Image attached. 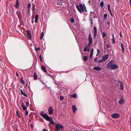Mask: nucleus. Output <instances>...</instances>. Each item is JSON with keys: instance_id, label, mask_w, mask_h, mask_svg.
Instances as JSON below:
<instances>
[{"instance_id": "nucleus-31", "label": "nucleus", "mask_w": 131, "mask_h": 131, "mask_svg": "<svg viewBox=\"0 0 131 131\" xmlns=\"http://www.w3.org/2000/svg\"><path fill=\"white\" fill-rule=\"evenodd\" d=\"M107 14L106 13L104 14V19H106V18L107 17Z\"/></svg>"}, {"instance_id": "nucleus-13", "label": "nucleus", "mask_w": 131, "mask_h": 131, "mask_svg": "<svg viewBox=\"0 0 131 131\" xmlns=\"http://www.w3.org/2000/svg\"><path fill=\"white\" fill-rule=\"evenodd\" d=\"M20 5V3H19V1L18 0H16V3L14 6L18 8L19 7Z\"/></svg>"}, {"instance_id": "nucleus-32", "label": "nucleus", "mask_w": 131, "mask_h": 131, "mask_svg": "<svg viewBox=\"0 0 131 131\" xmlns=\"http://www.w3.org/2000/svg\"><path fill=\"white\" fill-rule=\"evenodd\" d=\"M93 52L91 51L90 54V58H91L93 56Z\"/></svg>"}, {"instance_id": "nucleus-21", "label": "nucleus", "mask_w": 131, "mask_h": 131, "mask_svg": "<svg viewBox=\"0 0 131 131\" xmlns=\"http://www.w3.org/2000/svg\"><path fill=\"white\" fill-rule=\"evenodd\" d=\"M84 50L85 51H90V49L89 47H88V46H86L84 48Z\"/></svg>"}, {"instance_id": "nucleus-24", "label": "nucleus", "mask_w": 131, "mask_h": 131, "mask_svg": "<svg viewBox=\"0 0 131 131\" xmlns=\"http://www.w3.org/2000/svg\"><path fill=\"white\" fill-rule=\"evenodd\" d=\"M88 56H84L83 57V59L84 61H86L88 60Z\"/></svg>"}, {"instance_id": "nucleus-11", "label": "nucleus", "mask_w": 131, "mask_h": 131, "mask_svg": "<svg viewBox=\"0 0 131 131\" xmlns=\"http://www.w3.org/2000/svg\"><path fill=\"white\" fill-rule=\"evenodd\" d=\"M93 69L96 70L100 71L102 69V68L100 67H93Z\"/></svg>"}, {"instance_id": "nucleus-53", "label": "nucleus", "mask_w": 131, "mask_h": 131, "mask_svg": "<svg viewBox=\"0 0 131 131\" xmlns=\"http://www.w3.org/2000/svg\"><path fill=\"white\" fill-rule=\"evenodd\" d=\"M91 51L93 52V48H92V49Z\"/></svg>"}, {"instance_id": "nucleus-29", "label": "nucleus", "mask_w": 131, "mask_h": 131, "mask_svg": "<svg viewBox=\"0 0 131 131\" xmlns=\"http://www.w3.org/2000/svg\"><path fill=\"white\" fill-rule=\"evenodd\" d=\"M102 35V37L103 38L106 35V33L104 32H103Z\"/></svg>"}, {"instance_id": "nucleus-20", "label": "nucleus", "mask_w": 131, "mask_h": 131, "mask_svg": "<svg viewBox=\"0 0 131 131\" xmlns=\"http://www.w3.org/2000/svg\"><path fill=\"white\" fill-rule=\"evenodd\" d=\"M21 106L24 110H27V107L24 105V103L23 102L21 103Z\"/></svg>"}, {"instance_id": "nucleus-33", "label": "nucleus", "mask_w": 131, "mask_h": 131, "mask_svg": "<svg viewBox=\"0 0 131 131\" xmlns=\"http://www.w3.org/2000/svg\"><path fill=\"white\" fill-rule=\"evenodd\" d=\"M25 103L27 106H29V102L28 101L27 102H26Z\"/></svg>"}, {"instance_id": "nucleus-49", "label": "nucleus", "mask_w": 131, "mask_h": 131, "mask_svg": "<svg viewBox=\"0 0 131 131\" xmlns=\"http://www.w3.org/2000/svg\"><path fill=\"white\" fill-rule=\"evenodd\" d=\"M110 12V14L111 15V16H113V15H112V12Z\"/></svg>"}, {"instance_id": "nucleus-19", "label": "nucleus", "mask_w": 131, "mask_h": 131, "mask_svg": "<svg viewBox=\"0 0 131 131\" xmlns=\"http://www.w3.org/2000/svg\"><path fill=\"white\" fill-rule=\"evenodd\" d=\"M112 42L113 44H115V39L114 35V34L112 35Z\"/></svg>"}, {"instance_id": "nucleus-39", "label": "nucleus", "mask_w": 131, "mask_h": 131, "mask_svg": "<svg viewBox=\"0 0 131 131\" xmlns=\"http://www.w3.org/2000/svg\"><path fill=\"white\" fill-rule=\"evenodd\" d=\"M26 110V112L25 114L26 115H27L28 114V111H27V110Z\"/></svg>"}, {"instance_id": "nucleus-50", "label": "nucleus", "mask_w": 131, "mask_h": 131, "mask_svg": "<svg viewBox=\"0 0 131 131\" xmlns=\"http://www.w3.org/2000/svg\"><path fill=\"white\" fill-rule=\"evenodd\" d=\"M31 127H32V128H33V125L32 124H31Z\"/></svg>"}, {"instance_id": "nucleus-35", "label": "nucleus", "mask_w": 131, "mask_h": 131, "mask_svg": "<svg viewBox=\"0 0 131 131\" xmlns=\"http://www.w3.org/2000/svg\"><path fill=\"white\" fill-rule=\"evenodd\" d=\"M16 114L17 116H18V117H20V116L19 115L18 112V111H17L16 112Z\"/></svg>"}, {"instance_id": "nucleus-23", "label": "nucleus", "mask_w": 131, "mask_h": 131, "mask_svg": "<svg viewBox=\"0 0 131 131\" xmlns=\"http://www.w3.org/2000/svg\"><path fill=\"white\" fill-rule=\"evenodd\" d=\"M37 75L36 72H34V78L35 80H36L37 79Z\"/></svg>"}, {"instance_id": "nucleus-40", "label": "nucleus", "mask_w": 131, "mask_h": 131, "mask_svg": "<svg viewBox=\"0 0 131 131\" xmlns=\"http://www.w3.org/2000/svg\"><path fill=\"white\" fill-rule=\"evenodd\" d=\"M107 48L108 49L110 47V45L108 44H107L106 45Z\"/></svg>"}, {"instance_id": "nucleus-36", "label": "nucleus", "mask_w": 131, "mask_h": 131, "mask_svg": "<svg viewBox=\"0 0 131 131\" xmlns=\"http://www.w3.org/2000/svg\"><path fill=\"white\" fill-rule=\"evenodd\" d=\"M60 99L62 101L63 100L64 97L63 96H61L60 97Z\"/></svg>"}, {"instance_id": "nucleus-38", "label": "nucleus", "mask_w": 131, "mask_h": 131, "mask_svg": "<svg viewBox=\"0 0 131 131\" xmlns=\"http://www.w3.org/2000/svg\"><path fill=\"white\" fill-rule=\"evenodd\" d=\"M104 61V60H103V59H102V60H100L99 61L98 63H102L103 62V61Z\"/></svg>"}, {"instance_id": "nucleus-25", "label": "nucleus", "mask_w": 131, "mask_h": 131, "mask_svg": "<svg viewBox=\"0 0 131 131\" xmlns=\"http://www.w3.org/2000/svg\"><path fill=\"white\" fill-rule=\"evenodd\" d=\"M104 2L103 1H101L100 3V6L101 8H102L104 6Z\"/></svg>"}, {"instance_id": "nucleus-51", "label": "nucleus", "mask_w": 131, "mask_h": 131, "mask_svg": "<svg viewBox=\"0 0 131 131\" xmlns=\"http://www.w3.org/2000/svg\"><path fill=\"white\" fill-rule=\"evenodd\" d=\"M108 9V10L110 12H111V10L110 9Z\"/></svg>"}, {"instance_id": "nucleus-5", "label": "nucleus", "mask_w": 131, "mask_h": 131, "mask_svg": "<svg viewBox=\"0 0 131 131\" xmlns=\"http://www.w3.org/2000/svg\"><path fill=\"white\" fill-rule=\"evenodd\" d=\"M27 37L29 40L31 39V32L30 30H28L27 31Z\"/></svg>"}, {"instance_id": "nucleus-27", "label": "nucleus", "mask_w": 131, "mask_h": 131, "mask_svg": "<svg viewBox=\"0 0 131 131\" xmlns=\"http://www.w3.org/2000/svg\"><path fill=\"white\" fill-rule=\"evenodd\" d=\"M43 36H44V33L43 32H42L40 34V39H42V38L43 37Z\"/></svg>"}, {"instance_id": "nucleus-7", "label": "nucleus", "mask_w": 131, "mask_h": 131, "mask_svg": "<svg viewBox=\"0 0 131 131\" xmlns=\"http://www.w3.org/2000/svg\"><path fill=\"white\" fill-rule=\"evenodd\" d=\"M53 109L52 106H50L48 108V112L49 114L51 115L53 113Z\"/></svg>"}, {"instance_id": "nucleus-17", "label": "nucleus", "mask_w": 131, "mask_h": 131, "mask_svg": "<svg viewBox=\"0 0 131 131\" xmlns=\"http://www.w3.org/2000/svg\"><path fill=\"white\" fill-rule=\"evenodd\" d=\"M41 69L43 70V71L45 72H47V71L46 70V68L43 66L42 65L41 66Z\"/></svg>"}, {"instance_id": "nucleus-46", "label": "nucleus", "mask_w": 131, "mask_h": 131, "mask_svg": "<svg viewBox=\"0 0 131 131\" xmlns=\"http://www.w3.org/2000/svg\"><path fill=\"white\" fill-rule=\"evenodd\" d=\"M107 25H109L110 24V23L109 21H107Z\"/></svg>"}, {"instance_id": "nucleus-8", "label": "nucleus", "mask_w": 131, "mask_h": 131, "mask_svg": "<svg viewBox=\"0 0 131 131\" xmlns=\"http://www.w3.org/2000/svg\"><path fill=\"white\" fill-rule=\"evenodd\" d=\"M88 39H89V43L88 44V45H89V46H90L91 45V44L92 43V37L91 36V34H89V38H88Z\"/></svg>"}, {"instance_id": "nucleus-59", "label": "nucleus", "mask_w": 131, "mask_h": 131, "mask_svg": "<svg viewBox=\"0 0 131 131\" xmlns=\"http://www.w3.org/2000/svg\"><path fill=\"white\" fill-rule=\"evenodd\" d=\"M49 126H50V124H49Z\"/></svg>"}, {"instance_id": "nucleus-48", "label": "nucleus", "mask_w": 131, "mask_h": 131, "mask_svg": "<svg viewBox=\"0 0 131 131\" xmlns=\"http://www.w3.org/2000/svg\"><path fill=\"white\" fill-rule=\"evenodd\" d=\"M42 131H48V130L45 129H43Z\"/></svg>"}, {"instance_id": "nucleus-55", "label": "nucleus", "mask_w": 131, "mask_h": 131, "mask_svg": "<svg viewBox=\"0 0 131 131\" xmlns=\"http://www.w3.org/2000/svg\"><path fill=\"white\" fill-rule=\"evenodd\" d=\"M91 24H92V25L93 24V22L92 21H91Z\"/></svg>"}, {"instance_id": "nucleus-52", "label": "nucleus", "mask_w": 131, "mask_h": 131, "mask_svg": "<svg viewBox=\"0 0 131 131\" xmlns=\"http://www.w3.org/2000/svg\"><path fill=\"white\" fill-rule=\"evenodd\" d=\"M97 52H98V53L99 52L100 50H99V49H97Z\"/></svg>"}, {"instance_id": "nucleus-3", "label": "nucleus", "mask_w": 131, "mask_h": 131, "mask_svg": "<svg viewBox=\"0 0 131 131\" xmlns=\"http://www.w3.org/2000/svg\"><path fill=\"white\" fill-rule=\"evenodd\" d=\"M114 61L113 60L110 61L107 65V67L111 70H114L117 69L118 66L117 64H114Z\"/></svg>"}, {"instance_id": "nucleus-45", "label": "nucleus", "mask_w": 131, "mask_h": 131, "mask_svg": "<svg viewBox=\"0 0 131 131\" xmlns=\"http://www.w3.org/2000/svg\"><path fill=\"white\" fill-rule=\"evenodd\" d=\"M16 14H17L18 15V14H20V12L19 11H17L16 12Z\"/></svg>"}, {"instance_id": "nucleus-54", "label": "nucleus", "mask_w": 131, "mask_h": 131, "mask_svg": "<svg viewBox=\"0 0 131 131\" xmlns=\"http://www.w3.org/2000/svg\"><path fill=\"white\" fill-rule=\"evenodd\" d=\"M34 18L32 20V23H34Z\"/></svg>"}, {"instance_id": "nucleus-10", "label": "nucleus", "mask_w": 131, "mask_h": 131, "mask_svg": "<svg viewBox=\"0 0 131 131\" xmlns=\"http://www.w3.org/2000/svg\"><path fill=\"white\" fill-rule=\"evenodd\" d=\"M31 7V5L30 3H29L27 5V8L28 10V13L30 12V9Z\"/></svg>"}, {"instance_id": "nucleus-57", "label": "nucleus", "mask_w": 131, "mask_h": 131, "mask_svg": "<svg viewBox=\"0 0 131 131\" xmlns=\"http://www.w3.org/2000/svg\"><path fill=\"white\" fill-rule=\"evenodd\" d=\"M120 36H121V37H122V35H121V34H120Z\"/></svg>"}, {"instance_id": "nucleus-28", "label": "nucleus", "mask_w": 131, "mask_h": 131, "mask_svg": "<svg viewBox=\"0 0 131 131\" xmlns=\"http://www.w3.org/2000/svg\"><path fill=\"white\" fill-rule=\"evenodd\" d=\"M20 81L21 82L24 84H25V81L23 79V78H20Z\"/></svg>"}, {"instance_id": "nucleus-6", "label": "nucleus", "mask_w": 131, "mask_h": 131, "mask_svg": "<svg viewBox=\"0 0 131 131\" xmlns=\"http://www.w3.org/2000/svg\"><path fill=\"white\" fill-rule=\"evenodd\" d=\"M111 116L114 118H117L120 117L119 115L117 113H115L111 115Z\"/></svg>"}, {"instance_id": "nucleus-44", "label": "nucleus", "mask_w": 131, "mask_h": 131, "mask_svg": "<svg viewBox=\"0 0 131 131\" xmlns=\"http://www.w3.org/2000/svg\"><path fill=\"white\" fill-rule=\"evenodd\" d=\"M97 58H94V61H97Z\"/></svg>"}, {"instance_id": "nucleus-15", "label": "nucleus", "mask_w": 131, "mask_h": 131, "mask_svg": "<svg viewBox=\"0 0 131 131\" xmlns=\"http://www.w3.org/2000/svg\"><path fill=\"white\" fill-rule=\"evenodd\" d=\"M119 82L120 83V89L122 90H124V85L123 83L121 81H119Z\"/></svg>"}, {"instance_id": "nucleus-34", "label": "nucleus", "mask_w": 131, "mask_h": 131, "mask_svg": "<svg viewBox=\"0 0 131 131\" xmlns=\"http://www.w3.org/2000/svg\"><path fill=\"white\" fill-rule=\"evenodd\" d=\"M70 21L72 22H74V20L73 18H71L70 19Z\"/></svg>"}, {"instance_id": "nucleus-60", "label": "nucleus", "mask_w": 131, "mask_h": 131, "mask_svg": "<svg viewBox=\"0 0 131 131\" xmlns=\"http://www.w3.org/2000/svg\"><path fill=\"white\" fill-rule=\"evenodd\" d=\"M98 55V53L96 54V55Z\"/></svg>"}, {"instance_id": "nucleus-41", "label": "nucleus", "mask_w": 131, "mask_h": 131, "mask_svg": "<svg viewBox=\"0 0 131 131\" xmlns=\"http://www.w3.org/2000/svg\"><path fill=\"white\" fill-rule=\"evenodd\" d=\"M20 91V92H21V94H24V93L23 92V90H21Z\"/></svg>"}, {"instance_id": "nucleus-22", "label": "nucleus", "mask_w": 131, "mask_h": 131, "mask_svg": "<svg viewBox=\"0 0 131 131\" xmlns=\"http://www.w3.org/2000/svg\"><path fill=\"white\" fill-rule=\"evenodd\" d=\"M39 17V15L38 14L36 15L35 17V23H37L38 21V19Z\"/></svg>"}, {"instance_id": "nucleus-9", "label": "nucleus", "mask_w": 131, "mask_h": 131, "mask_svg": "<svg viewBox=\"0 0 131 131\" xmlns=\"http://www.w3.org/2000/svg\"><path fill=\"white\" fill-rule=\"evenodd\" d=\"M93 34L94 35V38H95V37L96 36V35H97V28L96 27L94 26V27L93 28Z\"/></svg>"}, {"instance_id": "nucleus-26", "label": "nucleus", "mask_w": 131, "mask_h": 131, "mask_svg": "<svg viewBox=\"0 0 131 131\" xmlns=\"http://www.w3.org/2000/svg\"><path fill=\"white\" fill-rule=\"evenodd\" d=\"M71 97H73L74 98H76L77 97V96L75 94H74L72 95H71Z\"/></svg>"}, {"instance_id": "nucleus-16", "label": "nucleus", "mask_w": 131, "mask_h": 131, "mask_svg": "<svg viewBox=\"0 0 131 131\" xmlns=\"http://www.w3.org/2000/svg\"><path fill=\"white\" fill-rule=\"evenodd\" d=\"M72 108L73 112L75 113V112L77 111V108L76 106L75 105H73L72 106Z\"/></svg>"}, {"instance_id": "nucleus-4", "label": "nucleus", "mask_w": 131, "mask_h": 131, "mask_svg": "<svg viewBox=\"0 0 131 131\" xmlns=\"http://www.w3.org/2000/svg\"><path fill=\"white\" fill-rule=\"evenodd\" d=\"M55 128L57 129H61L63 127V126L61 124H56Z\"/></svg>"}, {"instance_id": "nucleus-56", "label": "nucleus", "mask_w": 131, "mask_h": 131, "mask_svg": "<svg viewBox=\"0 0 131 131\" xmlns=\"http://www.w3.org/2000/svg\"><path fill=\"white\" fill-rule=\"evenodd\" d=\"M92 12H91V13H90V15H91V13H92Z\"/></svg>"}, {"instance_id": "nucleus-30", "label": "nucleus", "mask_w": 131, "mask_h": 131, "mask_svg": "<svg viewBox=\"0 0 131 131\" xmlns=\"http://www.w3.org/2000/svg\"><path fill=\"white\" fill-rule=\"evenodd\" d=\"M32 11H35V10L34 9V8H35V4H34L32 5Z\"/></svg>"}, {"instance_id": "nucleus-37", "label": "nucleus", "mask_w": 131, "mask_h": 131, "mask_svg": "<svg viewBox=\"0 0 131 131\" xmlns=\"http://www.w3.org/2000/svg\"><path fill=\"white\" fill-rule=\"evenodd\" d=\"M39 59H40V60L41 61H42V58L41 55H40L39 56Z\"/></svg>"}, {"instance_id": "nucleus-18", "label": "nucleus", "mask_w": 131, "mask_h": 131, "mask_svg": "<svg viewBox=\"0 0 131 131\" xmlns=\"http://www.w3.org/2000/svg\"><path fill=\"white\" fill-rule=\"evenodd\" d=\"M120 44L121 45V47L122 50V52L123 53H124L125 50L123 44L121 42H120Z\"/></svg>"}, {"instance_id": "nucleus-42", "label": "nucleus", "mask_w": 131, "mask_h": 131, "mask_svg": "<svg viewBox=\"0 0 131 131\" xmlns=\"http://www.w3.org/2000/svg\"><path fill=\"white\" fill-rule=\"evenodd\" d=\"M36 50H40V48L39 47H37L36 48Z\"/></svg>"}, {"instance_id": "nucleus-58", "label": "nucleus", "mask_w": 131, "mask_h": 131, "mask_svg": "<svg viewBox=\"0 0 131 131\" xmlns=\"http://www.w3.org/2000/svg\"><path fill=\"white\" fill-rule=\"evenodd\" d=\"M11 7H12V8H13V7H12V6H11Z\"/></svg>"}, {"instance_id": "nucleus-14", "label": "nucleus", "mask_w": 131, "mask_h": 131, "mask_svg": "<svg viewBox=\"0 0 131 131\" xmlns=\"http://www.w3.org/2000/svg\"><path fill=\"white\" fill-rule=\"evenodd\" d=\"M108 58V55L106 54L103 57L102 59L104 60V61H105Z\"/></svg>"}, {"instance_id": "nucleus-1", "label": "nucleus", "mask_w": 131, "mask_h": 131, "mask_svg": "<svg viewBox=\"0 0 131 131\" xmlns=\"http://www.w3.org/2000/svg\"><path fill=\"white\" fill-rule=\"evenodd\" d=\"M40 115L43 118L46 119L48 121H50L51 124H56V123L54 122L53 120L52 117H49L48 115L45 113L40 114Z\"/></svg>"}, {"instance_id": "nucleus-12", "label": "nucleus", "mask_w": 131, "mask_h": 131, "mask_svg": "<svg viewBox=\"0 0 131 131\" xmlns=\"http://www.w3.org/2000/svg\"><path fill=\"white\" fill-rule=\"evenodd\" d=\"M124 100L123 96H122L120 98V100L119 101L118 103L120 104H121L124 103Z\"/></svg>"}, {"instance_id": "nucleus-47", "label": "nucleus", "mask_w": 131, "mask_h": 131, "mask_svg": "<svg viewBox=\"0 0 131 131\" xmlns=\"http://www.w3.org/2000/svg\"><path fill=\"white\" fill-rule=\"evenodd\" d=\"M23 95L24 96L26 97H27V95L25 93H24V94H23Z\"/></svg>"}, {"instance_id": "nucleus-43", "label": "nucleus", "mask_w": 131, "mask_h": 131, "mask_svg": "<svg viewBox=\"0 0 131 131\" xmlns=\"http://www.w3.org/2000/svg\"><path fill=\"white\" fill-rule=\"evenodd\" d=\"M107 7L108 9H110V5L109 4H107Z\"/></svg>"}, {"instance_id": "nucleus-2", "label": "nucleus", "mask_w": 131, "mask_h": 131, "mask_svg": "<svg viewBox=\"0 0 131 131\" xmlns=\"http://www.w3.org/2000/svg\"><path fill=\"white\" fill-rule=\"evenodd\" d=\"M76 7L78 11L80 13H82V12H87V11L84 5H83L82 4H81L79 5H76Z\"/></svg>"}]
</instances>
